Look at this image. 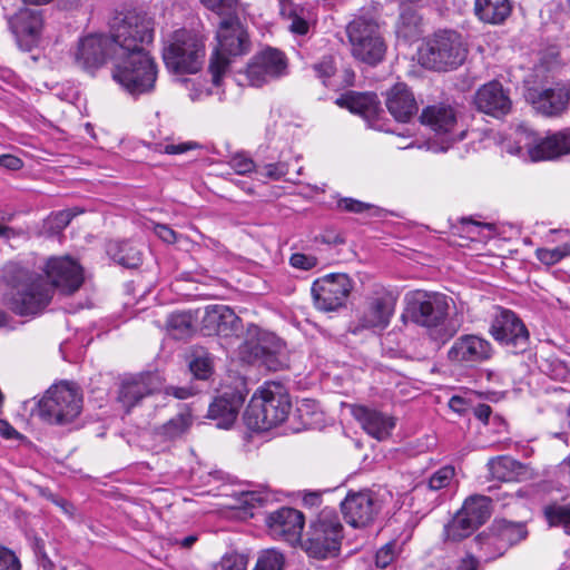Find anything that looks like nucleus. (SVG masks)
<instances>
[{
    "mask_svg": "<svg viewBox=\"0 0 570 570\" xmlns=\"http://www.w3.org/2000/svg\"><path fill=\"white\" fill-rule=\"evenodd\" d=\"M50 283L14 262L2 269V277L10 287L11 308L20 315H35L50 303L53 289L72 294L80 288L83 274L80 265L68 256L51 257L45 268Z\"/></svg>",
    "mask_w": 570,
    "mask_h": 570,
    "instance_id": "1",
    "label": "nucleus"
},
{
    "mask_svg": "<svg viewBox=\"0 0 570 570\" xmlns=\"http://www.w3.org/2000/svg\"><path fill=\"white\" fill-rule=\"evenodd\" d=\"M154 38V21L144 12L130 11L122 16L115 28V51L112 79L129 95L149 94L155 88L157 67L145 49Z\"/></svg>",
    "mask_w": 570,
    "mask_h": 570,
    "instance_id": "2",
    "label": "nucleus"
},
{
    "mask_svg": "<svg viewBox=\"0 0 570 570\" xmlns=\"http://www.w3.org/2000/svg\"><path fill=\"white\" fill-rule=\"evenodd\" d=\"M292 404L285 387L276 382H266L253 394L244 419L254 431H267L283 423Z\"/></svg>",
    "mask_w": 570,
    "mask_h": 570,
    "instance_id": "3",
    "label": "nucleus"
},
{
    "mask_svg": "<svg viewBox=\"0 0 570 570\" xmlns=\"http://www.w3.org/2000/svg\"><path fill=\"white\" fill-rule=\"evenodd\" d=\"M405 302L409 318L426 327L435 338L445 342L456 333L454 326L444 324L453 302L451 297L438 292L413 291L406 294Z\"/></svg>",
    "mask_w": 570,
    "mask_h": 570,
    "instance_id": "4",
    "label": "nucleus"
},
{
    "mask_svg": "<svg viewBox=\"0 0 570 570\" xmlns=\"http://www.w3.org/2000/svg\"><path fill=\"white\" fill-rule=\"evenodd\" d=\"M240 13L230 14L217 22V47L210 58L209 71L214 85L218 86L229 65L228 57L245 55L249 51L248 32L240 21Z\"/></svg>",
    "mask_w": 570,
    "mask_h": 570,
    "instance_id": "5",
    "label": "nucleus"
},
{
    "mask_svg": "<svg viewBox=\"0 0 570 570\" xmlns=\"http://www.w3.org/2000/svg\"><path fill=\"white\" fill-rule=\"evenodd\" d=\"M82 396L71 383L61 382L50 386L37 403L35 414L48 424L68 425L81 413Z\"/></svg>",
    "mask_w": 570,
    "mask_h": 570,
    "instance_id": "6",
    "label": "nucleus"
},
{
    "mask_svg": "<svg viewBox=\"0 0 570 570\" xmlns=\"http://www.w3.org/2000/svg\"><path fill=\"white\" fill-rule=\"evenodd\" d=\"M163 58L166 67L175 73H195L204 63V40L189 30H175L165 41Z\"/></svg>",
    "mask_w": 570,
    "mask_h": 570,
    "instance_id": "7",
    "label": "nucleus"
},
{
    "mask_svg": "<svg viewBox=\"0 0 570 570\" xmlns=\"http://www.w3.org/2000/svg\"><path fill=\"white\" fill-rule=\"evenodd\" d=\"M508 151L523 158L528 156L531 161L556 159L570 154V129L538 138L532 130L520 126L515 130V146Z\"/></svg>",
    "mask_w": 570,
    "mask_h": 570,
    "instance_id": "8",
    "label": "nucleus"
},
{
    "mask_svg": "<svg viewBox=\"0 0 570 570\" xmlns=\"http://www.w3.org/2000/svg\"><path fill=\"white\" fill-rule=\"evenodd\" d=\"M465 56L461 36L451 30L435 32L419 50L422 66L439 71L459 67Z\"/></svg>",
    "mask_w": 570,
    "mask_h": 570,
    "instance_id": "9",
    "label": "nucleus"
},
{
    "mask_svg": "<svg viewBox=\"0 0 570 570\" xmlns=\"http://www.w3.org/2000/svg\"><path fill=\"white\" fill-rule=\"evenodd\" d=\"M343 527L337 513L323 509L311 524L308 538L304 543L306 553L316 559L336 557L340 551Z\"/></svg>",
    "mask_w": 570,
    "mask_h": 570,
    "instance_id": "10",
    "label": "nucleus"
},
{
    "mask_svg": "<svg viewBox=\"0 0 570 570\" xmlns=\"http://www.w3.org/2000/svg\"><path fill=\"white\" fill-rule=\"evenodd\" d=\"M351 51L355 59L371 66L381 62L386 52V45L375 20L357 17L347 26Z\"/></svg>",
    "mask_w": 570,
    "mask_h": 570,
    "instance_id": "11",
    "label": "nucleus"
},
{
    "mask_svg": "<svg viewBox=\"0 0 570 570\" xmlns=\"http://www.w3.org/2000/svg\"><path fill=\"white\" fill-rule=\"evenodd\" d=\"M122 17H116L111 24V36L90 35L79 40L73 52V61L80 69L94 73L108 59L115 61L118 43L115 40V28L121 23Z\"/></svg>",
    "mask_w": 570,
    "mask_h": 570,
    "instance_id": "12",
    "label": "nucleus"
},
{
    "mask_svg": "<svg viewBox=\"0 0 570 570\" xmlns=\"http://www.w3.org/2000/svg\"><path fill=\"white\" fill-rule=\"evenodd\" d=\"M421 122L431 128L434 138L428 141V149L433 153L446 151L455 141L463 139L464 132H456V115L451 106H428L421 114Z\"/></svg>",
    "mask_w": 570,
    "mask_h": 570,
    "instance_id": "13",
    "label": "nucleus"
},
{
    "mask_svg": "<svg viewBox=\"0 0 570 570\" xmlns=\"http://www.w3.org/2000/svg\"><path fill=\"white\" fill-rule=\"evenodd\" d=\"M353 289L347 274L331 273L315 279L311 287L314 306L323 312L343 307Z\"/></svg>",
    "mask_w": 570,
    "mask_h": 570,
    "instance_id": "14",
    "label": "nucleus"
},
{
    "mask_svg": "<svg viewBox=\"0 0 570 570\" xmlns=\"http://www.w3.org/2000/svg\"><path fill=\"white\" fill-rule=\"evenodd\" d=\"M527 534L523 523L501 519L493 522L490 532L479 534L475 540L485 559H495L525 539Z\"/></svg>",
    "mask_w": 570,
    "mask_h": 570,
    "instance_id": "15",
    "label": "nucleus"
},
{
    "mask_svg": "<svg viewBox=\"0 0 570 570\" xmlns=\"http://www.w3.org/2000/svg\"><path fill=\"white\" fill-rule=\"evenodd\" d=\"M491 336L512 353L524 352L530 342V334L522 320L512 311L499 308L491 326Z\"/></svg>",
    "mask_w": 570,
    "mask_h": 570,
    "instance_id": "16",
    "label": "nucleus"
},
{
    "mask_svg": "<svg viewBox=\"0 0 570 570\" xmlns=\"http://www.w3.org/2000/svg\"><path fill=\"white\" fill-rule=\"evenodd\" d=\"M287 60L284 53L266 48L255 55L246 68V78L250 86L261 87L286 73Z\"/></svg>",
    "mask_w": 570,
    "mask_h": 570,
    "instance_id": "17",
    "label": "nucleus"
},
{
    "mask_svg": "<svg viewBox=\"0 0 570 570\" xmlns=\"http://www.w3.org/2000/svg\"><path fill=\"white\" fill-rule=\"evenodd\" d=\"M396 297L384 287H376L366 297V307L360 318L363 328H385L394 313Z\"/></svg>",
    "mask_w": 570,
    "mask_h": 570,
    "instance_id": "18",
    "label": "nucleus"
},
{
    "mask_svg": "<svg viewBox=\"0 0 570 570\" xmlns=\"http://www.w3.org/2000/svg\"><path fill=\"white\" fill-rule=\"evenodd\" d=\"M267 336L258 326L249 325L247 340L240 345V354L247 362H259L271 371H278L285 366V363L275 351L266 346Z\"/></svg>",
    "mask_w": 570,
    "mask_h": 570,
    "instance_id": "19",
    "label": "nucleus"
},
{
    "mask_svg": "<svg viewBox=\"0 0 570 570\" xmlns=\"http://www.w3.org/2000/svg\"><path fill=\"white\" fill-rule=\"evenodd\" d=\"M271 535L278 540L295 543L304 528V515L293 508H281L265 519Z\"/></svg>",
    "mask_w": 570,
    "mask_h": 570,
    "instance_id": "20",
    "label": "nucleus"
},
{
    "mask_svg": "<svg viewBox=\"0 0 570 570\" xmlns=\"http://www.w3.org/2000/svg\"><path fill=\"white\" fill-rule=\"evenodd\" d=\"M9 26L17 42L23 50H31L40 38L43 19L40 10L21 9L9 20Z\"/></svg>",
    "mask_w": 570,
    "mask_h": 570,
    "instance_id": "21",
    "label": "nucleus"
},
{
    "mask_svg": "<svg viewBox=\"0 0 570 570\" xmlns=\"http://www.w3.org/2000/svg\"><path fill=\"white\" fill-rule=\"evenodd\" d=\"M491 343L478 335L466 334L458 337L448 352L451 362L474 364L487 361L492 355Z\"/></svg>",
    "mask_w": 570,
    "mask_h": 570,
    "instance_id": "22",
    "label": "nucleus"
},
{
    "mask_svg": "<svg viewBox=\"0 0 570 570\" xmlns=\"http://www.w3.org/2000/svg\"><path fill=\"white\" fill-rule=\"evenodd\" d=\"M474 104L478 110L497 118L508 115L512 107L509 94L499 81H490L480 87Z\"/></svg>",
    "mask_w": 570,
    "mask_h": 570,
    "instance_id": "23",
    "label": "nucleus"
},
{
    "mask_svg": "<svg viewBox=\"0 0 570 570\" xmlns=\"http://www.w3.org/2000/svg\"><path fill=\"white\" fill-rule=\"evenodd\" d=\"M341 508L346 522L354 528L368 525L379 511L376 502L367 492L348 494Z\"/></svg>",
    "mask_w": 570,
    "mask_h": 570,
    "instance_id": "24",
    "label": "nucleus"
},
{
    "mask_svg": "<svg viewBox=\"0 0 570 570\" xmlns=\"http://www.w3.org/2000/svg\"><path fill=\"white\" fill-rule=\"evenodd\" d=\"M203 327L207 335L232 337L240 330V318L226 305H213L205 311Z\"/></svg>",
    "mask_w": 570,
    "mask_h": 570,
    "instance_id": "25",
    "label": "nucleus"
},
{
    "mask_svg": "<svg viewBox=\"0 0 570 570\" xmlns=\"http://www.w3.org/2000/svg\"><path fill=\"white\" fill-rule=\"evenodd\" d=\"M245 395L239 390H226L210 403L208 417L216 421L217 428L229 429L236 421Z\"/></svg>",
    "mask_w": 570,
    "mask_h": 570,
    "instance_id": "26",
    "label": "nucleus"
},
{
    "mask_svg": "<svg viewBox=\"0 0 570 570\" xmlns=\"http://www.w3.org/2000/svg\"><path fill=\"white\" fill-rule=\"evenodd\" d=\"M353 415L363 430L377 441L387 440L396 425L393 415L363 405L355 406Z\"/></svg>",
    "mask_w": 570,
    "mask_h": 570,
    "instance_id": "27",
    "label": "nucleus"
},
{
    "mask_svg": "<svg viewBox=\"0 0 570 570\" xmlns=\"http://www.w3.org/2000/svg\"><path fill=\"white\" fill-rule=\"evenodd\" d=\"M529 99L540 114L549 117L559 116L568 108L570 83H558L541 91H531L529 92Z\"/></svg>",
    "mask_w": 570,
    "mask_h": 570,
    "instance_id": "28",
    "label": "nucleus"
},
{
    "mask_svg": "<svg viewBox=\"0 0 570 570\" xmlns=\"http://www.w3.org/2000/svg\"><path fill=\"white\" fill-rule=\"evenodd\" d=\"M386 108L395 120L409 121L417 112V104L410 88L399 82L386 92Z\"/></svg>",
    "mask_w": 570,
    "mask_h": 570,
    "instance_id": "29",
    "label": "nucleus"
},
{
    "mask_svg": "<svg viewBox=\"0 0 570 570\" xmlns=\"http://www.w3.org/2000/svg\"><path fill=\"white\" fill-rule=\"evenodd\" d=\"M217 495L224 499L220 507L239 510L244 515L250 517L254 515L252 512L254 508L263 507L267 501V495L262 492L237 490L228 484H224Z\"/></svg>",
    "mask_w": 570,
    "mask_h": 570,
    "instance_id": "30",
    "label": "nucleus"
},
{
    "mask_svg": "<svg viewBox=\"0 0 570 570\" xmlns=\"http://www.w3.org/2000/svg\"><path fill=\"white\" fill-rule=\"evenodd\" d=\"M157 389L158 379L156 375H141L122 383L119 392V401L129 411L130 407L135 406L145 396L153 394Z\"/></svg>",
    "mask_w": 570,
    "mask_h": 570,
    "instance_id": "31",
    "label": "nucleus"
},
{
    "mask_svg": "<svg viewBox=\"0 0 570 570\" xmlns=\"http://www.w3.org/2000/svg\"><path fill=\"white\" fill-rule=\"evenodd\" d=\"M336 104L365 118L374 117L380 110L377 96L371 92L351 91L337 98Z\"/></svg>",
    "mask_w": 570,
    "mask_h": 570,
    "instance_id": "32",
    "label": "nucleus"
},
{
    "mask_svg": "<svg viewBox=\"0 0 570 570\" xmlns=\"http://www.w3.org/2000/svg\"><path fill=\"white\" fill-rule=\"evenodd\" d=\"M509 0H474V13L484 23L501 24L511 14Z\"/></svg>",
    "mask_w": 570,
    "mask_h": 570,
    "instance_id": "33",
    "label": "nucleus"
},
{
    "mask_svg": "<svg viewBox=\"0 0 570 570\" xmlns=\"http://www.w3.org/2000/svg\"><path fill=\"white\" fill-rule=\"evenodd\" d=\"M194 417L189 409H185L157 429V435L165 441H174L185 435L193 425Z\"/></svg>",
    "mask_w": 570,
    "mask_h": 570,
    "instance_id": "34",
    "label": "nucleus"
},
{
    "mask_svg": "<svg viewBox=\"0 0 570 570\" xmlns=\"http://www.w3.org/2000/svg\"><path fill=\"white\" fill-rule=\"evenodd\" d=\"M107 252L115 262L128 268L137 267L141 262V252L131 242L110 243Z\"/></svg>",
    "mask_w": 570,
    "mask_h": 570,
    "instance_id": "35",
    "label": "nucleus"
},
{
    "mask_svg": "<svg viewBox=\"0 0 570 570\" xmlns=\"http://www.w3.org/2000/svg\"><path fill=\"white\" fill-rule=\"evenodd\" d=\"M488 469L492 479L509 482L515 478L518 469L522 473L523 465L510 456L502 455L489 460Z\"/></svg>",
    "mask_w": 570,
    "mask_h": 570,
    "instance_id": "36",
    "label": "nucleus"
},
{
    "mask_svg": "<svg viewBox=\"0 0 570 570\" xmlns=\"http://www.w3.org/2000/svg\"><path fill=\"white\" fill-rule=\"evenodd\" d=\"M490 503L491 499L485 495H471L460 511L480 527L491 514Z\"/></svg>",
    "mask_w": 570,
    "mask_h": 570,
    "instance_id": "37",
    "label": "nucleus"
},
{
    "mask_svg": "<svg viewBox=\"0 0 570 570\" xmlns=\"http://www.w3.org/2000/svg\"><path fill=\"white\" fill-rule=\"evenodd\" d=\"M476 525L471 519H469L464 513L459 511L453 519L444 527V538L450 541H460L478 529Z\"/></svg>",
    "mask_w": 570,
    "mask_h": 570,
    "instance_id": "38",
    "label": "nucleus"
},
{
    "mask_svg": "<svg viewBox=\"0 0 570 570\" xmlns=\"http://www.w3.org/2000/svg\"><path fill=\"white\" fill-rule=\"evenodd\" d=\"M454 468L443 466L435 471L428 480L426 485H419L415 488L416 493L423 492L425 489L431 491H439L446 488L454 478Z\"/></svg>",
    "mask_w": 570,
    "mask_h": 570,
    "instance_id": "39",
    "label": "nucleus"
},
{
    "mask_svg": "<svg viewBox=\"0 0 570 570\" xmlns=\"http://www.w3.org/2000/svg\"><path fill=\"white\" fill-rule=\"evenodd\" d=\"M544 515L550 525L562 527L566 533H570V505H548Z\"/></svg>",
    "mask_w": 570,
    "mask_h": 570,
    "instance_id": "40",
    "label": "nucleus"
},
{
    "mask_svg": "<svg viewBox=\"0 0 570 570\" xmlns=\"http://www.w3.org/2000/svg\"><path fill=\"white\" fill-rule=\"evenodd\" d=\"M189 368L196 379L207 380L213 373V358L205 351L195 352Z\"/></svg>",
    "mask_w": 570,
    "mask_h": 570,
    "instance_id": "41",
    "label": "nucleus"
},
{
    "mask_svg": "<svg viewBox=\"0 0 570 570\" xmlns=\"http://www.w3.org/2000/svg\"><path fill=\"white\" fill-rule=\"evenodd\" d=\"M285 558L279 551L267 549L258 554L253 570H283Z\"/></svg>",
    "mask_w": 570,
    "mask_h": 570,
    "instance_id": "42",
    "label": "nucleus"
},
{
    "mask_svg": "<svg viewBox=\"0 0 570 570\" xmlns=\"http://www.w3.org/2000/svg\"><path fill=\"white\" fill-rule=\"evenodd\" d=\"M200 2L207 9L215 12L219 19L243 11L238 0H200Z\"/></svg>",
    "mask_w": 570,
    "mask_h": 570,
    "instance_id": "43",
    "label": "nucleus"
},
{
    "mask_svg": "<svg viewBox=\"0 0 570 570\" xmlns=\"http://www.w3.org/2000/svg\"><path fill=\"white\" fill-rule=\"evenodd\" d=\"M535 256L546 265H554L570 256V243H563L554 248H538Z\"/></svg>",
    "mask_w": 570,
    "mask_h": 570,
    "instance_id": "44",
    "label": "nucleus"
},
{
    "mask_svg": "<svg viewBox=\"0 0 570 570\" xmlns=\"http://www.w3.org/2000/svg\"><path fill=\"white\" fill-rule=\"evenodd\" d=\"M167 327L177 337H184L191 331V316L188 313H174L167 320Z\"/></svg>",
    "mask_w": 570,
    "mask_h": 570,
    "instance_id": "45",
    "label": "nucleus"
},
{
    "mask_svg": "<svg viewBox=\"0 0 570 570\" xmlns=\"http://www.w3.org/2000/svg\"><path fill=\"white\" fill-rule=\"evenodd\" d=\"M80 213L81 210L78 208L60 210L51 214L47 218L46 224L52 233H59L60 230L66 228L68 224L71 222V219Z\"/></svg>",
    "mask_w": 570,
    "mask_h": 570,
    "instance_id": "46",
    "label": "nucleus"
},
{
    "mask_svg": "<svg viewBox=\"0 0 570 570\" xmlns=\"http://www.w3.org/2000/svg\"><path fill=\"white\" fill-rule=\"evenodd\" d=\"M279 12L283 17L292 19L289 30L297 35H305L308 31V23L296 16L294 10L289 8V0H279Z\"/></svg>",
    "mask_w": 570,
    "mask_h": 570,
    "instance_id": "47",
    "label": "nucleus"
},
{
    "mask_svg": "<svg viewBox=\"0 0 570 570\" xmlns=\"http://www.w3.org/2000/svg\"><path fill=\"white\" fill-rule=\"evenodd\" d=\"M316 77L322 80L325 86H328V80L335 75L337 69V62L335 57L326 56L321 61L313 66Z\"/></svg>",
    "mask_w": 570,
    "mask_h": 570,
    "instance_id": "48",
    "label": "nucleus"
},
{
    "mask_svg": "<svg viewBox=\"0 0 570 570\" xmlns=\"http://www.w3.org/2000/svg\"><path fill=\"white\" fill-rule=\"evenodd\" d=\"M336 208L341 212L362 214L374 208V206L351 197H340L336 202Z\"/></svg>",
    "mask_w": 570,
    "mask_h": 570,
    "instance_id": "49",
    "label": "nucleus"
},
{
    "mask_svg": "<svg viewBox=\"0 0 570 570\" xmlns=\"http://www.w3.org/2000/svg\"><path fill=\"white\" fill-rule=\"evenodd\" d=\"M397 554L396 543L389 542L383 546L375 556V563L379 568H386L390 566Z\"/></svg>",
    "mask_w": 570,
    "mask_h": 570,
    "instance_id": "50",
    "label": "nucleus"
},
{
    "mask_svg": "<svg viewBox=\"0 0 570 570\" xmlns=\"http://www.w3.org/2000/svg\"><path fill=\"white\" fill-rule=\"evenodd\" d=\"M229 166L239 175L252 173L255 169L253 159L242 153L230 158Z\"/></svg>",
    "mask_w": 570,
    "mask_h": 570,
    "instance_id": "51",
    "label": "nucleus"
},
{
    "mask_svg": "<svg viewBox=\"0 0 570 570\" xmlns=\"http://www.w3.org/2000/svg\"><path fill=\"white\" fill-rule=\"evenodd\" d=\"M220 564L223 570H246L247 558L244 554L230 552L223 557Z\"/></svg>",
    "mask_w": 570,
    "mask_h": 570,
    "instance_id": "52",
    "label": "nucleus"
},
{
    "mask_svg": "<svg viewBox=\"0 0 570 570\" xmlns=\"http://www.w3.org/2000/svg\"><path fill=\"white\" fill-rule=\"evenodd\" d=\"M0 570H21V564L14 552L0 544Z\"/></svg>",
    "mask_w": 570,
    "mask_h": 570,
    "instance_id": "53",
    "label": "nucleus"
},
{
    "mask_svg": "<svg viewBox=\"0 0 570 570\" xmlns=\"http://www.w3.org/2000/svg\"><path fill=\"white\" fill-rule=\"evenodd\" d=\"M258 173L263 177L278 180L287 175L288 169L284 163H276L263 166Z\"/></svg>",
    "mask_w": 570,
    "mask_h": 570,
    "instance_id": "54",
    "label": "nucleus"
},
{
    "mask_svg": "<svg viewBox=\"0 0 570 570\" xmlns=\"http://www.w3.org/2000/svg\"><path fill=\"white\" fill-rule=\"evenodd\" d=\"M289 263L294 268L309 271L317 265V258L303 253H295L291 256Z\"/></svg>",
    "mask_w": 570,
    "mask_h": 570,
    "instance_id": "55",
    "label": "nucleus"
},
{
    "mask_svg": "<svg viewBox=\"0 0 570 570\" xmlns=\"http://www.w3.org/2000/svg\"><path fill=\"white\" fill-rule=\"evenodd\" d=\"M154 230L155 234L167 244H174L177 240L176 232L167 225L156 224Z\"/></svg>",
    "mask_w": 570,
    "mask_h": 570,
    "instance_id": "56",
    "label": "nucleus"
},
{
    "mask_svg": "<svg viewBox=\"0 0 570 570\" xmlns=\"http://www.w3.org/2000/svg\"><path fill=\"white\" fill-rule=\"evenodd\" d=\"M0 166L10 170H18L22 167V161L16 156L2 155L0 156Z\"/></svg>",
    "mask_w": 570,
    "mask_h": 570,
    "instance_id": "57",
    "label": "nucleus"
},
{
    "mask_svg": "<svg viewBox=\"0 0 570 570\" xmlns=\"http://www.w3.org/2000/svg\"><path fill=\"white\" fill-rule=\"evenodd\" d=\"M191 148H193L191 144H178V145L168 144L165 146L164 153L168 154V155H176V154H183Z\"/></svg>",
    "mask_w": 570,
    "mask_h": 570,
    "instance_id": "58",
    "label": "nucleus"
},
{
    "mask_svg": "<svg viewBox=\"0 0 570 570\" xmlns=\"http://www.w3.org/2000/svg\"><path fill=\"white\" fill-rule=\"evenodd\" d=\"M478 569H479V561L474 557L468 556L466 558L462 559V561L458 566L456 570H478Z\"/></svg>",
    "mask_w": 570,
    "mask_h": 570,
    "instance_id": "59",
    "label": "nucleus"
},
{
    "mask_svg": "<svg viewBox=\"0 0 570 570\" xmlns=\"http://www.w3.org/2000/svg\"><path fill=\"white\" fill-rule=\"evenodd\" d=\"M491 412H492L491 407H490L489 405H487V404H480L479 406H476V407L474 409V414H475V416H476L480 421H482V422H484V423H487V422H488V420H489V417H490V415H491Z\"/></svg>",
    "mask_w": 570,
    "mask_h": 570,
    "instance_id": "60",
    "label": "nucleus"
},
{
    "mask_svg": "<svg viewBox=\"0 0 570 570\" xmlns=\"http://www.w3.org/2000/svg\"><path fill=\"white\" fill-rule=\"evenodd\" d=\"M167 394H173L176 399L184 400V399H187L188 396H190L193 394V392L190 389H187V387L170 386L167 389Z\"/></svg>",
    "mask_w": 570,
    "mask_h": 570,
    "instance_id": "61",
    "label": "nucleus"
},
{
    "mask_svg": "<svg viewBox=\"0 0 570 570\" xmlns=\"http://www.w3.org/2000/svg\"><path fill=\"white\" fill-rule=\"evenodd\" d=\"M51 501L58 505L59 508H61V510L68 514V515H72L73 514V505L71 503H69L67 500L65 499H61V498H56V497H52L51 498Z\"/></svg>",
    "mask_w": 570,
    "mask_h": 570,
    "instance_id": "62",
    "label": "nucleus"
},
{
    "mask_svg": "<svg viewBox=\"0 0 570 570\" xmlns=\"http://www.w3.org/2000/svg\"><path fill=\"white\" fill-rule=\"evenodd\" d=\"M0 433L6 439H12L18 432L7 422L0 420Z\"/></svg>",
    "mask_w": 570,
    "mask_h": 570,
    "instance_id": "63",
    "label": "nucleus"
},
{
    "mask_svg": "<svg viewBox=\"0 0 570 570\" xmlns=\"http://www.w3.org/2000/svg\"><path fill=\"white\" fill-rule=\"evenodd\" d=\"M559 471L562 478L570 483V455L560 463Z\"/></svg>",
    "mask_w": 570,
    "mask_h": 570,
    "instance_id": "64",
    "label": "nucleus"
}]
</instances>
